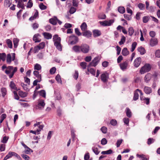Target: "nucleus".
<instances>
[{
  "label": "nucleus",
  "mask_w": 160,
  "mask_h": 160,
  "mask_svg": "<svg viewBox=\"0 0 160 160\" xmlns=\"http://www.w3.org/2000/svg\"><path fill=\"white\" fill-rule=\"evenodd\" d=\"M72 49L76 53L81 52L84 53H87L90 50V47L87 44L82 43L80 46H74L72 47Z\"/></svg>",
  "instance_id": "1"
},
{
  "label": "nucleus",
  "mask_w": 160,
  "mask_h": 160,
  "mask_svg": "<svg viewBox=\"0 0 160 160\" xmlns=\"http://www.w3.org/2000/svg\"><path fill=\"white\" fill-rule=\"evenodd\" d=\"M17 70V67H13L12 66H10L8 67L7 69L5 70V72L7 75H8L10 78H11Z\"/></svg>",
  "instance_id": "2"
},
{
  "label": "nucleus",
  "mask_w": 160,
  "mask_h": 160,
  "mask_svg": "<svg viewBox=\"0 0 160 160\" xmlns=\"http://www.w3.org/2000/svg\"><path fill=\"white\" fill-rule=\"evenodd\" d=\"M151 68V66L149 64H146L141 68L140 70V72L141 74H143L145 72L149 71Z\"/></svg>",
  "instance_id": "3"
},
{
  "label": "nucleus",
  "mask_w": 160,
  "mask_h": 160,
  "mask_svg": "<svg viewBox=\"0 0 160 160\" xmlns=\"http://www.w3.org/2000/svg\"><path fill=\"white\" fill-rule=\"evenodd\" d=\"M12 58L10 54H8L6 57V62L8 64H10L12 61H13L15 60V54L14 53H12Z\"/></svg>",
  "instance_id": "4"
},
{
  "label": "nucleus",
  "mask_w": 160,
  "mask_h": 160,
  "mask_svg": "<svg viewBox=\"0 0 160 160\" xmlns=\"http://www.w3.org/2000/svg\"><path fill=\"white\" fill-rule=\"evenodd\" d=\"M100 58L99 56L95 57L92 61L88 65V67H95L98 64L100 60Z\"/></svg>",
  "instance_id": "5"
},
{
  "label": "nucleus",
  "mask_w": 160,
  "mask_h": 160,
  "mask_svg": "<svg viewBox=\"0 0 160 160\" xmlns=\"http://www.w3.org/2000/svg\"><path fill=\"white\" fill-rule=\"evenodd\" d=\"M69 38L70 40H71V42H70V44H75L78 42V38L74 35H72L70 36L69 37Z\"/></svg>",
  "instance_id": "6"
},
{
  "label": "nucleus",
  "mask_w": 160,
  "mask_h": 160,
  "mask_svg": "<svg viewBox=\"0 0 160 160\" xmlns=\"http://www.w3.org/2000/svg\"><path fill=\"white\" fill-rule=\"evenodd\" d=\"M45 104L43 100H39L38 101V103L36 105L35 108L37 109H42L44 108Z\"/></svg>",
  "instance_id": "7"
},
{
  "label": "nucleus",
  "mask_w": 160,
  "mask_h": 160,
  "mask_svg": "<svg viewBox=\"0 0 160 160\" xmlns=\"http://www.w3.org/2000/svg\"><path fill=\"white\" fill-rule=\"evenodd\" d=\"M22 145L25 148V150L24 151L25 153L26 154H29L33 152V150L26 145L23 142H21Z\"/></svg>",
  "instance_id": "8"
},
{
  "label": "nucleus",
  "mask_w": 160,
  "mask_h": 160,
  "mask_svg": "<svg viewBox=\"0 0 160 160\" xmlns=\"http://www.w3.org/2000/svg\"><path fill=\"white\" fill-rule=\"evenodd\" d=\"M114 21L113 20H110L109 21H105L102 22H100V23L103 26H110L112 24Z\"/></svg>",
  "instance_id": "9"
},
{
  "label": "nucleus",
  "mask_w": 160,
  "mask_h": 160,
  "mask_svg": "<svg viewBox=\"0 0 160 160\" xmlns=\"http://www.w3.org/2000/svg\"><path fill=\"white\" fill-rule=\"evenodd\" d=\"M108 78V74L106 72L102 74L101 76V80L104 82H107Z\"/></svg>",
  "instance_id": "10"
},
{
  "label": "nucleus",
  "mask_w": 160,
  "mask_h": 160,
  "mask_svg": "<svg viewBox=\"0 0 160 160\" xmlns=\"http://www.w3.org/2000/svg\"><path fill=\"white\" fill-rule=\"evenodd\" d=\"M82 34L84 37L88 38L92 37V32L91 31L89 30H86L84 31L82 33Z\"/></svg>",
  "instance_id": "11"
},
{
  "label": "nucleus",
  "mask_w": 160,
  "mask_h": 160,
  "mask_svg": "<svg viewBox=\"0 0 160 160\" xmlns=\"http://www.w3.org/2000/svg\"><path fill=\"white\" fill-rule=\"evenodd\" d=\"M119 65L122 71H124L127 68L128 65V63L127 61H125L120 64Z\"/></svg>",
  "instance_id": "12"
},
{
  "label": "nucleus",
  "mask_w": 160,
  "mask_h": 160,
  "mask_svg": "<svg viewBox=\"0 0 160 160\" xmlns=\"http://www.w3.org/2000/svg\"><path fill=\"white\" fill-rule=\"evenodd\" d=\"M141 62V58L140 57H138L134 61V66L138 68L140 65Z\"/></svg>",
  "instance_id": "13"
},
{
  "label": "nucleus",
  "mask_w": 160,
  "mask_h": 160,
  "mask_svg": "<svg viewBox=\"0 0 160 160\" xmlns=\"http://www.w3.org/2000/svg\"><path fill=\"white\" fill-rule=\"evenodd\" d=\"M93 35L94 38L98 37L101 34V31L98 29H94L92 31Z\"/></svg>",
  "instance_id": "14"
},
{
  "label": "nucleus",
  "mask_w": 160,
  "mask_h": 160,
  "mask_svg": "<svg viewBox=\"0 0 160 160\" xmlns=\"http://www.w3.org/2000/svg\"><path fill=\"white\" fill-rule=\"evenodd\" d=\"M18 4L17 6L19 8H21L22 9H25L24 4L23 3V0H18Z\"/></svg>",
  "instance_id": "15"
},
{
  "label": "nucleus",
  "mask_w": 160,
  "mask_h": 160,
  "mask_svg": "<svg viewBox=\"0 0 160 160\" xmlns=\"http://www.w3.org/2000/svg\"><path fill=\"white\" fill-rule=\"evenodd\" d=\"M158 43V41L156 38H151L150 41V44L152 47L156 45Z\"/></svg>",
  "instance_id": "16"
},
{
  "label": "nucleus",
  "mask_w": 160,
  "mask_h": 160,
  "mask_svg": "<svg viewBox=\"0 0 160 160\" xmlns=\"http://www.w3.org/2000/svg\"><path fill=\"white\" fill-rule=\"evenodd\" d=\"M144 91L145 93L147 94H149L152 92L151 88L145 86L144 88Z\"/></svg>",
  "instance_id": "17"
},
{
  "label": "nucleus",
  "mask_w": 160,
  "mask_h": 160,
  "mask_svg": "<svg viewBox=\"0 0 160 160\" xmlns=\"http://www.w3.org/2000/svg\"><path fill=\"white\" fill-rule=\"evenodd\" d=\"M42 34L44 38L47 39H50L52 37V34L49 32H44L42 33Z\"/></svg>",
  "instance_id": "18"
},
{
  "label": "nucleus",
  "mask_w": 160,
  "mask_h": 160,
  "mask_svg": "<svg viewBox=\"0 0 160 160\" xmlns=\"http://www.w3.org/2000/svg\"><path fill=\"white\" fill-rule=\"evenodd\" d=\"M54 45L58 50L60 51H61L62 50V48L60 44V42H54Z\"/></svg>",
  "instance_id": "19"
},
{
  "label": "nucleus",
  "mask_w": 160,
  "mask_h": 160,
  "mask_svg": "<svg viewBox=\"0 0 160 160\" xmlns=\"http://www.w3.org/2000/svg\"><path fill=\"white\" fill-rule=\"evenodd\" d=\"M80 28L82 31L83 32L87 30V25L85 22H83L80 26Z\"/></svg>",
  "instance_id": "20"
},
{
  "label": "nucleus",
  "mask_w": 160,
  "mask_h": 160,
  "mask_svg": "<svg viewBox=\"0 0 160 160\" xmlns=\"http://www.w3.org/2000/svg\"><path fill=\"white\" fill-rule=\"evenodd\" d=\"M40 35L39 34L37 33L35 34L33 37V40L35 42H40L41 40L38 39V37L40 36Z\"/></svg>",
  "instance_id": "21"
},
{
  "label": "nucleus",
  "mask_w": 160,
  "mask_h": 160,
  "mask_svg": "<svg viewBox=\"0 0 160 160\" xmlns=\"http://www.w3.org/2000/svg\"><path fill=\"white\" fill-rule=\"evenodd\" d=\"M10 87L13 89L16 90L17 91L19 90V89H18L16 86L15 83L13 81H11L9 85Z\"/></svg>",
  "instance_id": "22"
},
{
  "label": "nucleus",
  "mask_w": 160,
  "mask_h": 160,
  "mask_svg": "<svg viewBox=\"0 0 160 160\" xmlns=\"http://www.w3.org/2000/svg\"><path fill=\"white\" fill-rule=\"evenodd\" d=\"M138 51L141 55H143L146 53V51L144 48L141 46L138 48Z\"/></svg>",
  "instance_id": "23"
},
{
  "label": "nucleus",
  "mask_w": 160,
  "mask_h": 160,
  "mask_svg": "<svg viewBox=\"0 0 160 160\" xmlns=\"http://www.w3.org/2000/svg\"><path fill=\"white\" fill-rule=\"evenodd\" d=\"M129 52L127 48H124L122 52V54L124 56H126L129 54Z\"/></svg>",
  "instance_id": "24"
},
{
  "label": "nucleus",
  "mask_w": 160,
  "mask_h": 160,
  "mask_svg": "<svg viewBox=\"0 0 160 160\" xmlns=\"http://www.w3.org/2000/svg\"><path fill=\"white\" fill-rule=\"evenodd\" d=\"M12 3V0H5L4 5L6 7H9Z\"/></svg>",
  "instance_id": "25"
},
{
  "label": "nucleus",
  "mask_w": 160,
  "mask_h": 160,
  "mask_svg": "<svg viewBox=\"0 0 160 160\" xmlns=\"http://www.w3.org/2000/svg\"><path fill=\"white\" fill-rule=\"evenodd\" d=\"M126 112L127 116L129 118L131 117L132 113L131 112L128 108H127L126 109Z\"/></svg>",
  "instance_id": "26"
},
{
  "label": "nucleus",
  "mask_w": 160,
  "mask_h": 160,
  "mask_svg": "<svg viewBox=\"0 0 160 160\" xmlns=\"http://www.w3.org/2000/svg\"><path fill=\"white\" fill-rule=\"evenodd\" d=\"M138 98L139 94L137 90H136L134 92V96L133 99L134 101H136L138 99Z\"/></svg>",
  "instance_id": "27"
},
{
  "label": "nucleus",
  "mask_w": 160,
  "mask_h": 160,
  "mask_svg": "<svg viewBox=\"0 0 160 160\" xmlns=\"http://www.w3.org/2000/svg\"><path fill=\"white\" fill-rule=\"evenodd\" d=\"M53 41L55 42H61V38L58 36L57 34H55L53 36Z\"/></svg>",
  "instance_id": "28"
},
{
  "label": "nucleus",
  "mask_w": 160,
  "mask_h": 160,
  "mask_svg": "<svg viewBox=\"0 0 160 160\" xmlns=\"http://www.w3.org/2000/svg\"><path fill=\"white\" fill-rule=\"evenodd\" d=\"M151 78V75L150 73L147 74L145 77V81L148 82Z\"/></svg>",
  "instance_id": "29"
},
{
  "label": "nucleus",
  "mask_w": 160,
  "mask_h": 160,
  "mask_svg": "<svg viewBox=\"0 0 160 160\" xmlns=\"http://www.w3.org/2000/svg\"><path fill=\"white\" fill-rule=\"evenodd\" d=\"M33 74L38 79L41 80V75L39 74V72L37 71H34L33 72Z\"/></svg>",
  "instance_id": "30"
},
{
  "label": "nucleus",
  "mask_w": 160,
  "mask_h": 160,
  "mask_svg": "<svg viewBox=\"0 0 160 160\" xmlns=\"http://www.w3.org/2000/svg\"><path fill=\"white\" fill-rule=\"evenodd\" d=\"M88 71L89 72L92 74L93 76H95V70L92 68H89V67H88Z\"/></svg>",
  "instance_id": "31"
},
{
  "label": "nucleus",
  "mask_w": 160,
  "mask_h": 160,
  "mask_svg": "<svg viewBox=\"0 0 160 160\" xmlns=\"http://www.w3.org/2000/svg\"><path fill=\"white\" fill-rule=\"evenodd\" d=\"M56 17L55 18H51L49 19V22L51 24H52L53 25H56L57 22V20L56 19Z\"/></svg>",
  "instance_id": "32"
},
{
  "label": "nucleus",
  "mask_w": 160,
  "mask_h": 160,
  "mask_svg": "<svg viewBox=\"0 0 160 160\" xmlns=\"http://www.w3.org/2000/svg\"><path fill=\"white\" fill-rule=\"evenodd\" d=\"M125 10V8L123 7H119L118 8V11L121 13H124Z\"/></svg>",
  "instance_id": "33"
},
{
  "label": "nucleus",
  "mask_w": 160,
  "mask_h": 160,
  "mask_svg": "<svg viewBox=\"0 0 160 160\" xmlns=\"http://www.w3.org/2000/svg\"><path fill=\"white\" fill-rule=\"evenodd\" d=\"M112 153V151L110 149L106 151H103L101 152L102 154H110Z\"/></svg>",
  "instance_id": "34"
},
{
  "label": "nucleus",
  "mask_w": 160,
  "mask_h": 160,
  "mask_svg": "<svg viewBox=\"0 0 160 160\" xmlns=\"http://www.w3.org/2000/svg\"><path fill=\"white\" fill-rule=\"evenodd\" d=\"M19 95L22 97L25 98L27 96V93L25 92H23L22 91H19L18 92Z\"/></svg>",
  "instance_id": "35"
},
{
  "label": "nucleus",
  "mask_w": 160,
  "mask_h": 160,
  "mask_svg": "<svg viewBox=\"0 0 160 160\" xmlns=\"http://www.w3.org/2000/svg\"><path fill=\"white\" fill-rule=\"evenodd\" d=\"M33 4L32 1V0H29L27 3L26 7L27 8H31L32 7Z\"/></svg>",
  "instance_id": "36"
},
{
  "label": "nucleus",
  "mask_w": 160,
  "mask_h": 160,
  "mask_svg": "<svg viewBox=\"0 0 160 160\" xmlns=\"http://www.w3.org/2000/svg\"><path fill=\"white\" fill-rule=\"evenodd\" d=\"M8 45V47L10 48H12V43L11 41L9 39H8L6 41Z\"/></svg>",
  "instance_id": "37"
},
{
  "label": "nucleus",
  "mask_w": 160,
  "mask_h": 160,
  "mask_svg": "<svg viewBox=\"0 0 160 160\" xmlns=\"http://www.w3.org/2000/svg\"><path fill=\"white\" fill-rule=\"evenodd\" d=\"M19 40L16 38H14L13 40L14 46V48H16L18 45Z\"/></svg>",
  "instance_id": "38"
},
{
  "label": "nucleus",
  "mask_w": 160,
  "mask_h": 160,
  "mask_svg": "<svg viewBox=\"0 0 160 160\" xmlns=\"http://www.w3.org/2000/svg\"><path fill=\"white\" fill-rule=\"evenodd\" d=\"M137 44V43L136 42H134L132 43L131 46L132 48L131 50V51L132 52H133L134 51L136 48Z\"/></svg>",
  "instance_id": "39"
},
{
  "label": "nucleus",
  "mask_w": 160,
  "mask_h": 160,
  "mask_svg": "<svg viewBox=\"0 0 160 160\" xmlns=\"http://www.w3.org/2000/svg\"><path fill=\"white\" fill-rule=\"evenodd\" d=\"M92 150L93 152L97 155L100 152V151H98V148L94 147H92Z\"/></svg>",
  "instance_id": "40"
},
{
  "label": "nucleus",
  "mask_w": 160,
  "mask_h": 160,
  "mask_svg": "<svg viewBox=\"0 0 160 160\" xmlns=\"http://www.w3.org/2000/svg\"><path fill=\"white\" fill-rule=\"evenodd\" d=\"M12 157V152H10L8 154L4 157L3 160H7V159L11 158Z\"/></svg>",
  "instance_id": "41"
},
{
  "label": "nucleus",
  "mask_w": 160,
  "mask_h": 160,
  "mask_svg": "<svg viewBox=\"0 0 160 160\" xmlns=\"http://www.w3.org/2000/svg\"><path fill=\"white\" fill-rule=\"evenodd\" d=\"M126 38L124 36L122 37L121 40L119 42V44L120 45L123 44L125 41Z\"/></svg>",
  "instance_id": "42"
},
{
  "label": "nucleus",
  "mask_w": 160,
  "mask_h": 160,
  "mask_svg": "<svg viewBox=\"0 0 160 160\" xmlns=\"http://www.w3.org/2000/svg\"><path fill=\"white\" fill-rule=\"evenodd\" d=\"M134 32V30L133 28L130 27L128 29V34L130 36H132Z\"/></svg>",
  "instance_id": "43"
},
{
  "label": "nucleus",
  "mask_w": 160,
  "mask_h": 160,
  "mask_svg": "<svg viewBox=\"0 0 160 160\" xmlns=\"http://www.w3.org/2000/svg\"><path fill=\"white\" fill-rule=\"evenodd\" d=\"M38 92L39 93L40 95L42 96L44 98L46 97V92L44 90H42L39 91Z\"/></svg>",
  "instance_id": "44"
},
{
  "label": "nucleus",
  "mask_w": 160,
  "mask_h": 160,
  "mask_svg": "<svg viewBox=\"0 0 160 160\" xmlns=\"http://www.w3.org/2000/svg\"><path fill=\"white\" fill-rule=\"evenodd\" d=\"M150 18L148 16H145L143 17L142 21L144 23L147 22L149 19Z\"/></svg>",
  "instance_id": "45"
},
{
  "label": "nucleus",
  "mask_w": 160,
  "mask_h": 160,
  "mask_svg": "<svg viewBox=\"0 0 160 160\" xmlns=\"http://www.w3.org/2000/svg\"><path fill=\"white\" fill-rule=\"evenodd\" d=\"M1 92H2V96L4 97L6 94L7 90L5 88H2L1 89Z\"/></svg>",
  "instance_id": "46"
},
{
  "label": "nucleus",
  "mask_w": 160,
  "mask_h": 160,
  "mask_svg": "<svg viewBox=\"0 0 160 160\" xmlns=\"http://www.w3.org/2000/svg\"><path fill=\"white\" fill-rule=\"evenodd\" d=\"M41 66L38 63H36L34 65V69L37 70H40L41 69Z\"/></svg>",
  "instance_id": "47"
},
{
  "label": "nucleus",
  "mask_w": 160,
  "mask_h": 160,
  "mask_svg": "<svg viewBox=\"0 0 160 160\" xmlns=\"http://www.w3.org/2000/svg\"><path fill=\"white\" fill-rule=\"evenodd\" d=\"M56 80L58 82L62 83V81L60 75L58 74L55 77Z\"/></svg>",
  "instance_id": "48"
},
{
  "label": "nucleus",
  "mask_w": 160,
  "mask_h": 160,
  "mask_svg": "<svg viewBox=\"0 0 160 160\" xmlns=\"http://www.w3.org/2000/svg\"><path fill=\"white\" fill-rule=\"evenodd\" d=\"M110 123L113 126H115L117 125V122L115 119H112L110 121Z\"/></svg>",
  "instance_id": "49"
},
{
  "label": "nucleus",
  "mask_w": 160,
  "mask_h": 160,
  "mask_svg": "<svg viewBox=\"0 0 160 160\" xmlns=\"http://www.w3.org/2000/svg\"><path fill=\"white\" fill-rule=\"evenodd\" d=\"M39 7L42 10H44L47 8L46 6L43 4L42 3H41L39 5Z\"/></svg>",
  "instance_id": "50"
},
{
  "label": "nucleus",
  "mask_w": 160,
  "mask_h": 160,
  "mask_svg": "<svg viewBox=\"0 0 160 160\" xmlns=\"http://www.w3.org/2000/svg\"><path fill=\"white\" fill-rule=\"evenodd\" d=\"M80 65L82 67V68L83 69H85L87 67V64L86 62H82L80 63Z\"/></svg>",
  "instance_id": "51"
},
{
  "label": "nucleus",
  "mask_w": 160,
  "mask_h": 160,
  "mask_svg": "<svg viewBox=\"0 0 160 160\" xmlns=\"http://www.w3.org/2000/svg\"><path fill=\"white\" fill-rule=\"evenodd\" d=\"M44 127L43 125H39V126H38V128L37 129V134H40V132L41 131V130Z\"/></svg>",
  "instance_id": "52"
},
{
  "label": "nucleus",
  "mask_w": 160,
  "mask_h": 160,
  "mask_svg": "<svg viewBox=\"0 0 160 160\" xmlns=\"http://www.w3.org/2000/svg\"><path fill=\"white\" fill-rule=\"evenodd\" d=\"M6 145L4 144H2L0 145V150L1 152L4 151L5 149Z\"/></svg>",
  "instance_id": "53"
},
{
  "label": "nucleus",
  "mask_w": 160,
  "mask_h": 160,
  "mask_svg": "<svg viewBox=\"0 0 160 160\" xmlns=\"http://www.w3.org/2000/svg\"><path fill=\"white\" fill-rule=\"evenodd\" d=\"M56 71V68L55 67H53L50 70V73L51 74H53L55 73Z\"/></svg>",
  "instance_id": "54"
},
{
  "label": "nucleus",
  "mask_w": 160,
  "mask_h": 160,
  "mask_svg": "<svg viewBox=\"0 0 160 160\" xmlns=\"http://www.w3.org/2000/svg\"><path fill=\"white\" fill-rule=\"evenodd\" d=\"M38 46L41 49L43 48L45 46V43L44 42H42L39 43Z\"/></svg>",
  "instance_id": "55"
},
{
  "label": "nucleus",
  "mask_w": 160,
  "mask_h": 160,
  "mask_svg": "<svg viewBox=\"0 0 160 160\" xmlns=\"http://www.w3.org/2000/svg\"><path fill=\"white\" fill-rule=\"evenodd\" d=\"M12 156H14L16 157L18 159L20 160H22V158L20 157L15 152H12Z\"/></svg>",
  "instance_id": "56"
},
{
  "label": "nucleus",
  "mask_w": 160,
  "mask_h": 160,
  "mask_svg": "<svg viewBox=\"0 0 160 160\" xmlns=\"http://www.w3.org/2000/svg\"><path fill=\"white\" fill-rule=\"evenodd\" d=\"M75 33L78 36H81L82 34V33L80 32L78 28H75Z\"/></svg>",
  "instance_id": "57"
},
{
  "label": "nucleus",
  "mask_w": 160,
  "mask_h": 160,
  "mask_svg": "<svg viewBox=\"0 0 160 160\" xmlns=\"http://www.w3.org/2000/svg\"><path fill=\"white\" fill-rule=\"evenodd\" d=\"M73 77L75 80H77L78 77V71H75V72L73 75Z\"/></svg>",
  "instance_id": "58"
},
{
  "label": "nucleus",
  "mask_w": 160,
  "mask_h": 160,
  "mask_svg": "<svg viewBox=\"0 0 160 160\" xmlns=\"http://www.w3.org/2000/svg\"><path fill=\"white\" fill-rule=\"evenodd\" d=\"M76 11V8H74L72 7L71 8L70 10H69V12L70 14H72L74 13Z\"/></svg>",
  "instance_id": "59"
},
{
  "label": "nucleus",
  "mask_w": 160,
  "mask_h": 160,
  "mask_svg": "<svg viewBox=\"0 0 160 160\" xmlns=\"http://www.w3.org/2000/svg\"><path fill=\"white\" fill-rule=\"evenodd\" d=\"M106 15L104 14H100L98 16V18L101 19H106Z\"/></svg>",
  "instance_id": "60"
},
{
  "label": "nucleus",
  "mask_w": 160,
  "mask_h": 160,
  "mask_svg": "<svg viewBox=\"0 0 160 160\" xmlns=\"http://www.w3.org/2000/svg\"><path fill=\"white\" fill-rule=\"evenodd\" d=\"M39 25L37 23H34L32 25V27L33 29L35 30L38 28Z\"/></svg>",
  "instance_id": "61"
},
{
  "label": "nucleus",
  "mask_w": 160,
  "mask_h": 160,
  "mask_svg": "<svg viewBox=\"0 0 160 160\" xmlns=\"http://www.w3.org/2000/svg\"><path fill=\"white\" fill-rule=\"evenodd\" d=\"M122 141L123 140L122 139H118L117 140L116 143L117 147V148H118L120 147Z\"/></svg>",
  "instance_id": "62"
},
{
  "label": "nucleus",
  "mask_w": 160,
  "mask_h": 160,
  "mask_svg": "<svg viewBox=\"0 0 160 160\" xmlns=\"http://www.w3.org/2000/svg\"><path fill=\"white\" fill-rule=\"evenodd\" d=\"M8 138L6 136H4L3 137L2 140L1 141V142L3 143H7Z\"/></svg>",
  "instance_id": "63"
},
{
  "label": "nucleus",
  "mask_w": 160,
  "mask_h": 160,
  "mask_svg": "<svg viewBox=\"0 0 160 160\" xmlns=\"http://www.w3.org/2000/svg\"><path fill=\"white\" fill-rule=\"evenodd\" d=\"M21 156L25 160H29L30 158L27 155L25 154H22Z\"/></svg>",
  "instance_id": "64"
}]
</instances>
